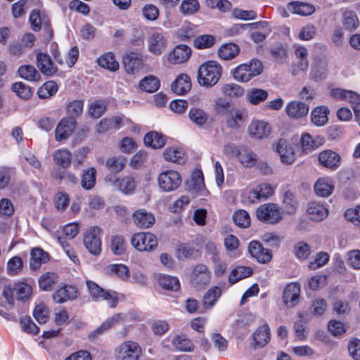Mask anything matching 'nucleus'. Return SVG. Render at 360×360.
Returning <instances> with one entry per match:
<instances>
[{"mask_svg": "<svg viewBox=\"0 0 360 360\" xmlns=\"http://www.w3.org/2000/svg\"><path fill=\"white\" fill-rule=\"evenodd\" d=\"M221 75V67L215 61H208L198 68V83L201 86H212L218 82Z\"/></svg>", "mask_w": 360, "mask_h": 360, "instance_id": "f257e3e1", "label": "nucleus"}, {"mask_svg": "<svg viewBox=\"0 0 360 360\" xmlns=\"http://www.w3.org/2000/svg\"><path fill=\"white\" fill-rule=\"evenodd\" d=\"M140 345L132 340H126L120 343L114 351L115 360H140L142 356Z\"/></svg>", "mask_w": 360, "mask_h": 360, "instance_id": "f03ea898", "label": "nucleus"}, {"mask_svg": "<svg viewBox=\"0 0 360 360\" xmlns=\"http://www.w3.org/2000/svg\"><path fill=\"white\" fill-rule=\"evenodd\" d=\"M263 70L262 63L258 60H252L250 63L238 65L233 71V77L240 82H247L252 77L259 75Z\"/></svg>", "mask_w": 360, "mask_h": 360, "instance_id": "7ed1b4c3", "label": "nucleus"}, {"mask_svg": "<svg viewBox=\"0 0 360 360\" xmlns=\"http://www.w3.org/2000/svg\"><path fill=\"white\" fill-rule=\"evenodd\" d=\"M86 285L90 296L96 301L105 300L110 308H115L118 302L117 292L105 290L97 283L87 280Z\"/></svg>", "mask_w": 360, "mask_h": 360, "instance_id": "20e7f679", "label": "nucleus"}, {"mask_svg": "<svg viewBox=\"0 0 360 360\" xmlns=\"http://www.w3.org/2000/svg\"><path fill=\"white\" fill-rule=\"evenodd\" d=\"M132 246L139 252L153 251L158 245V240L150 233H137L131 238Z\"/></svg>", "mask_w": 360, "mask_h": 360, "instance_id": "39448f33", "label": "nucleus"}, {"mask_svg": "<svg viewBox=\"0 0 360 360\" xmlns=\"http://www.w3.org/2000/svg\"><path fill=\"white\" fill-rule=\"evenodd\" d=\"M158 182L163 191L171 192L179 187L181 184V176L176 171L167 170L159 174Z\"/></svg>", "mask_w": 360, "mask_h": 360, "instance_id": "423d86ee", "label": "nucleus"}, {"mask_svg": "<svg viewBox=\"0 0 360 360\" xmlns=\"http://www.w3.org/2000/svg\"><path fill=\"white\" fill-rule=\"evenodd\" d=\"M101 229L98 226L89 228L84 236V243L89 252L98 255L101 252Z\"/></svg>", "mask_w": 360, "mask_h": 360, "instance_id": "0eeeda50", "label": "nucleus"}, {"mask_svg": "<svg viewBox=\"0 0 360 360\" xmlns=\"http://www.w3.org/2000/svg\"><path fill=\"white\" fill-rule=\"evenodd\" d=\"M256 214L259 221L270 224L277 223L282 218L281 210L274 203H266L260 205L257 210Z\"/></svg>", "mask_w": 360, "mask_h": 360, "instance_id": "6e6552de", "label": "nucleus"}, {"mask_svg": "<svg viewBox=\"0 0 360 360\" xmlns=\"http://www.w3.org/2000/svg\"><path fill=\"white\" fill-rule=\"evenodd\" d=\"M167 44L166 34L161 31L152 32L147 39L148 49L155 56L161 55L166 50Z\"/></svg>", "mask_w": 360, "mask_h": 360, "instance_id": "1a4fd4ad", "label": "nucleus"}, {"mask_svg": "<svg viewBox=\"0 0 360 360\" xmlns=\"http://www.w3.org/2000/svg\"><path fill=\"white\" fill-rule=\"evenodd\" d=\"M248 120V112L244 108H231L225 112V122L228 128L238 129Z\"/></svg>", "mask_w": 360, "mask_h": 360, "instance_id": "9d476101", "label": "nucleus"}, {"mask_svg": "<svg viewBox=\"0 0 360 360\" xmlns=\"http://www.w3.org/2000/svg\"><path fill=\"white\" fill-rule=\"evenodd\" d=\"M136 315L132 311H129L127 314L117 313L112 315L109 319H106L103 323L95 329L91 334L93 337H96L101 335L109 329L112 328L117 324H120L122 322L127 321L130 317L134 316V319H136Z\"/></svg>", "mask_w": 360, "mask_h": 360, "instance_id": "9b49d317", "label": "nucleus"}, {"mask_svg": "<svg viewBox=\"0 0 360 360\" xmlns=\"http://www.w3.org/2000/svg\"><path fill=\"white\" fill-rule=\"evenodd\" d=\"M77 125L76 120L64 117L58 124L55 130V139L58 141L68 139L74 132Z\"/></svg>", "mask_w": 360, "mask_h": 360, "instance_id": "f8f14e48", "label": "nucleus"}, {"mask_svg": "<svg viewBox=\"0 0 360 360\" xmlns=\"http://www.w3.org/2000/svg\"><path fill=\"white\" fill-rule=\"evenodd\" d=\"M301 288L297 283L288 284L283 290L282 300L288 308L295 307L300 302Z\"/></svg>", "mask_w": 360, "mask_h": 360, "instance_id": "ddd939ff", "label": "nucleus"}, {"mask_svg": "<svg viewBox=\"0 0 360 360\" xmlns=\"http://www.w3.org/2000/svg\"><path fill=\"white\" fill-rule=\"evenodd\" d=\"M210 272L204 264H198L193 269L191 281L197 288H203L210 281Z\"/></svg>", "mask_w": 360, "mask_h": 360, "instance_id": "4468645a", "label": "nucleus"}, {"mask_svg": "<svg viewBox=\"0 0 360 360\" xmlns=\"http://www.w3.org/2000/svg\"><path fill=\"white\" fill-rule=\"evenodd\" d=\"M275 150L280 156L281 161L285 165H291L295 161V153L291 144L284 139H280L276 143Z\"/></svg>", "mask_w": 360, "mask_h": 360, "instance_id": "2eb2a0df", "label": "nucleus"}, {"mask_svg": "<svg viewBox=\"0 0 360 360\" xmlns=\"http://www.w3.org/2000/svg\"><path fill=\"white\" fill-rule=\"evenodd\" d=\"M248 131L249 135L256 139H264L267 138L271 132V125L263 120H252L248 126Z\"/></svg>", "mask_w": 360, "mask_h": 360, "instance_id": "dca6fc26", "label": "nucleus"}, {"mask_svg": "<svg viewBox=\"0 0 360 360\" xmlns=\"http://www.w3.org/2000/svg\"><path fill=\"white\" fill-rule=\"evenodd\" d=\"M248 252L262 264L269 262L272 259V252L269 249L264 248L261 243L257 240H252L249 243Z\"/></svg>", "mask_w": 360, "mask_h": 360, "instance_id": "f3484780", "label": "nucleus"}, {"mask_svg": "<svg viewBox=\"0 0 360 360\" xmlns=\"http://www.w3.org/2000/svg\"><path fill=\"white\" fill-rule=\"evenodd\" d=\"M191 53V49L187 45H177L168 53L167 60L172 64H181L190 58Z\"/></svg>", "mask_w": 360, "mask_h": 360, "instance_id": "a211bd4d", "label": "nucleus"}, {"mask_svg": "<svg viewBox=\"0 0 360 360\" xmlns=\"http://www.w3.org/2000/svg\"><path fill=\"white\" fill-rule=\"evenodd\" d=\"M105 182L124 194H131L136 188L135 181L134 178L130 176H124L122 179H116L115 180L106 177Z\"/></svg>", "mask_w": 360, "mask_h": 360, "instance_id": "6ab92c4d", "label": "nucleus"}, {"mask_svg": "<svg viewBox=\"0 0 360 360\" xmlns=\"http://www.w3.org/2000/svg\"><path fill=\"white\" fill-rule=\"evenodd\" d=\"M122 63L124 70L128 74L136 73L143 65L141 55L135 52L126 53L123 56Z\"/></svg>", "mask_w": 360, "mask_h": 360, "instance_id": "aec40b11", "label": "nucleus"}, {"mask_svg": "<svg viewBox=\"0 0 360 360\" xmlns=\"http://www.w3.org/2000/svg\"><path fill=\"white\" fill-rule=\"evenodd\" d=\"M318 160L323 167L335 170L340 165L341 158L336 152L326 150L319 153Z\"/></svg>", "mask_w": 360, "mask_h": 360, "instance_id": "412c9836", "label": "nucleus"}, {"mask_svg": "<svg viewBox=\"0 0 360 360\" xmlns=\"http://www.w3.org/2000/svg\"><path fill=\"white\" fill-rule=\"evenodd\" d=\"M37 65L39 70L47 76L54 75L58 70L50 56L44 53L37 54Z\"/></svg>", "mask_w": 360, "mask_h": 360, "instance_id": "4be33fe9", "label": "nucleus"}, {"mask_svg": "<svg viewBox=\"0 0 360 360\" xmlns=\"http://www.w3.org/2000/svg\"><path fill=\"white\" fill-rule=\"evenodd\" d=\"M307 212L309 217L314 221H321L328 215V210L325 205L315 201L308 204Z\"/></svg>", "mask_w": 360, "mask_h": 360, "instance_id": "5701e85b", "label": "nucleus"}, {"mask_svg": "<svg viewBox=\"0 0 360 360\" xmlns=\"http://www.w3.org/2000/svg\"><path fill=\"white\" fill-rule=\"evenodd\" d=\"M78 296L77 289L72 285H64L58 288L53 295L56 303H63L68 300H75Z\"/></svg>", "mask_w": 360, "mask_h": 360, "instance_id": "b1692460", "label": "nucleus"}, {"mask_svg": "<svg viewBox=\"0 0 360 360\" xmlns=\"http://www.w3.org/2000/svg\"><path fill=\"white\" fill-rule=\"evenodd\" d=\"M309 106L300 101H293L285 107L286 114L291 118L299 119L304 117L309 112Z\"/></svg>", "mask_w": 360, "mask_h": 360, "instance_id": "393cba45", "label": "nucleus"}, {"mask_svg": "<svg viewBox=\"0 0 360 360\" xmlns=\"http://www.w3.org/2000/svg\"><path fill=\"white\" fill-rule=\"evenodd\" d=\"M315 193L323 198L330 195L334 190V184L328 177L319 178L314 184Z\"/></svg>", "mask_w": 360, "mask_h": 360, "instance_id": "a878e982", "label": "nucleus"}, {"mask_svg": "<svg viewBox=\"0 0 360 360\" xmlns=\"http://www.w3.org/2000/svg\"><path fill=\"white\" fill-rule=\"evenodd\" d=\"M133 221L137 226L142 229H147L154 224L155 217L146 210L140 209L133 214Z\"/></svg>", "mask_w": 360, "mask_h": 360, "instance_id": "bb28decb", "label": "nucleus"}, {"mask_svg": "<svg viewBox=\"0 0 360 360\" xmlns=\"http://www.w3.org/2000/svg\"><path fill=\"white\" fill-rule=\"evenodd\" d=\"M237 159L243 167L250 168L256 165L257 156L251 149L247 147H240Z\"/></svg>", "mask_w": 360, "mask_h": 360, "instance_id": "cd10ccee", "label": "nucleus"}, {"mask_svg": "<svg viewBox=\"0 0 360 360\" xmlns=\"http://www.w3.org/2000/svg\"><path fill=\"white\" fill-rule=\"evenodd\" d=\"M191 89L190 77L186 74L179 75L172 84V91L179 95H183Z\"/></svg>", "mask_w": 360, "mask_h": 360, "instance_id": "c85d7f7f", "label": "nucleus"}, {"mask_svg": "<svg viewBox=\"0 0 360 360\" xmlns=\"http://www.w3.org/2000/svg\"><path fill=\"white\" fill-rule=\"evenodd\" d=\"M253 345L264 347L270 340V328L267 324L259 326L252 335Z\"/></svg>", "mask_w": 360, "mask_h": 360, "instance_id": "c756f323", "label": "nucleus"}, {"mask_svg": "<svg viewBox=\"0 0 360 360\" xmlns=\"http://www.w3.org/2000/svg\"><path fill=\"white\" fill-rule=\"evenodd\" d=\"M288 9L292 13L307 16L310 15L315 11L313 5L300 1L290 2L288 4Z\"/></svg>", "mask_w": 360, "mask_h": 360, "instance_id": "7c9ffc66", "label": "nucleus"}, {"mask_svg": "<svg viewBox=\"0 0 360 360\" xmlns=\"http://www.w3.org/2000/svg\"><path fill=\"white\" fill-rule=\"evenodd\" d=\"M301 146L304 151L309 152L316 150L323 143V139L319 136L312 138L309 134H302L300 139Z\"/></svg>", "mask_w": 360, "mask_h": 360, "instance_id": "2f4dec72", "label": "nucleus"}, {"mask_svg": "<svg viewBox=\"0 0 360 360\" xmlns=\"http://www.w3.org/2000/svg\"><path fill=\"white\" fill-rule=\"evenodd\" d=\"M274 193V188L269 184L264 183L261 184L257 187L252 191L250 193V199H266L271 196ZM254 202L253 200H252Z\"/></svg>", "mask_w": 360, "mask_h": 360, "instance_id": "473e14b6", "label": "nucleus"}, {"mask_svg": "<svg viewBox=\"0 0 360 360\" xmlns=\"http://www.w3.org/2000/svg\"><path fill=\"white\" fill-rule=\"evenodd\" d=\"M144 143L146 146L153 148H162L166 143V139L164 136L157 131H150L144 136Z\"/></svg>", "mask_w": 360, "mask_h": 360, "instance_id": "72a5a7b5", "label": "nucleus"}, {"mask_svg": "<svg viewBox=\"0 0 360 360\" xmlns=\"http://www.w3.org/2000/svg\"><path fill=\"white\" fill-rule=\"evenodd\" d=\"M30 255V266L33 270L39 269L41 264L46 262L49 259L48 254L42 249L38 248H33Z\"/></svg>", "mask_w": 360, "mask_h": 360, "instance_id": "f704fd0d", "label": "nucleus"}, {"mask_svg": "<svg viewBox=\"0 0 360 360\" xmlns=\"http://www.w3.org/2000/svg\"><path fill=\"white\" fill-rule=\"evenodd\" d=\"M239 47L233 43L222 44L219 50V57L224 60H229L234 58L239 53Z\"/></svg>", "mask_w": 360, "mask_h": 360, "instance_id": "c9c22d12", "label": "nucleus"}, {"mask_svg": "<svg viewBox=\"0 0 360 360\" xmlns=\"http://www.w3.org/2000/svg\"><path fill=\"white\" fill-rule=\"evenodd\" d=\"M268 96L267 91L259 88H252L248 91L246 97L250 103L256 105L265 101Z\"/></svg>", "mask_w": 360, "mask_h": 360, "instance_id": "e433bc0d", "label": "nucleus"}, {"mask_svg": "<svg viewBox=\"0 0 360 360\" xmlns=\"http://www.w3.org/2000/svg\"><path fill=\"white\" fill-rule=\"evenodd\" d=\"M329 110L326 106L314 108L311 113V120L316 126H323L328 122Z\"/></svg>", "mask_w": 360, "mask_h": 360, "instance_id": "4c0bfd02", "label": "nucleus"}, {"mask_svg": "<svg viewBox=\"0 0 360 360\" xmlns=\"http://www.w3.org/2000/svg\"><path fill=\"white\" fill-rule=\"evenodd\" d=\"M106 272L108 275L117 276L123 281H127L129 276V268L123 264H110L106 268Z\"/></svg>", "mask_w": 360, "mask_h": 360, "instance_id": "58836bf2", "label": "nucleus"}, {"mask_svg": "<svg viewBox=\"0 0 360 360\" xmlns=\"http://www.w3.org/2000/svg\"><path fill=\"white\" fill-rule=\"evenodd\" d=\"M97 62L99 66L112 72L117 70L120 67L114 54L110 52L103 54L98 58Z\"/></svg>", "mask_w": 360, "mask_h": 360, "instance_id": "ea45409f", "label": "nucleus"}, {"mask_svg": "<svg viewBox=\"0 0 360 360\" xmlns=\"http://www.w3.org/2000/svg\"><path fill=\"white\" fill-rule=\"evenodd\" d=\"M96 180V170L94 167L89 168L83 172L81 176V186L86 191L92 189Z\"/></svg>", "mask_w": 360, "mask_h": 360, "instance_id": "a19ab883", "label": "nucleus"}, {"mask_svg": "<svg viewBox=\"0 0 360 360\" xmlns=\"http://www.w3.org/2000/svg\"><path fill=\"white\" fill-rule=\"evenodd\" d=\"M53 156L55 163L63 168H67L71 164L72 154L68 149H58Z\"/></svg>", "mask_w": 360, "mask_h": 360, "instance_id": "79ce46f5", "label": "nucleus"}, {"mask_svg": "<svg viewBox=\"0 0 360 360\" xmlns=\"http://www.w3.org/2000/svg\"><path fill=\"white\" fill-rule=\"evenodd\" d=\"M160 87L159 79L153 75H148L139 82V88L143 91L153 93Z\"/></svg>", "mask_w": 360, "mask_h": 360, "instance_id": "37998d69", "label": "nucleus"}, {"mask_svg": "<svg viewBox=\"0 0 360 360\" xmlns=\"http://www.w3.org/2000/svg\"><path fill=\"white\" fill-rule=\"evenodd\" d=\"M252 274L250 267L239 266L235 268L229 274V281L231 284H234L241 279L245 278Z\"/></svg>", "mask_w": 360, "mask_h": 360, "instance_id": "c03bdc74", "label": "nucleus"}, {"mask_svg": "<svg viewBox=\"0 0 360 360\" xmlns=\"http://www.w3.org/2000/svg\"><path fill=\"white\" fill-rule=\"evenodd\" d=\"M159 285L167 290L177 291L180 288L179 279L175 276L162 275L158 278Z\"/></svg>", "mask_w": 360, "mask_h": 360, "instance_id": "a18cd8bd", "label": "nucleus"}, {"mask_svg": "<svg viewBox=\"0 0 360 360\" xmlns=\"http://www.w3.org/2000/svg\"><path fill=\"white\" fill-rule=\"evenodd\" d=\"M173 346L182 352H191L193 349V345L190 339L184 334L178 335L172 341Z\"/></svg>", "mask_w": 360, "mask_h": 360, "instance_id": "49530a36", "label": "nucleus"}, {"mask_svg": "<svg viewBox=\"0 0 360 360\" xmlns=\"http://www.w3.org/2000/svg\"><path fill=\"white\" fill-rule=\"evenodd\" d=\"M65 110L68 115L67 117H72L75 120L83 112L84 101L80 99L73 100L67 104Z\"/></svg>", "mask_w": 360, "mask_h": 360, "instance_id": "de8ad7c7", "label": "nucleus"}, {"mask_svg": "<svg viewBox=\"0 0 360 360\" xmlns=\"http://www.w3.org/2000/svg\"><path fill=\"white\" fill-rule=\"evenodd\" d=\"M19 75L28 81L37 82L40 80L41 75L35 68L30 65H22L18 69Z\"/></svg>", "mask_w": 360, "mask_h": 360, "instance_id": "09e8293b", "label": "nucleus"}, {"mask_svg": "<svg viewBox=\"0 0 360 360\" xmlns=\"http://www.w3.org/2000/svg\"><path fill=\"white\" fill-rule=\"evenodd\" d=\"M126 162V158L122 156L110 157L106 160L105 167L114 173H119L124 169Z\"/></svg>", "mask_w": 360, "mask_h": 360, "instance_id": "8fccbe9b", "label": "nucleus"}, {"mask_svg": "<svg viewBox=\"0 0 360 360\" xmlns=\"http://www.w3.org/2000/svg\"><path fill=\"white\" fill-rule=\"evenodd\" d=\"M58 282V276L53 272H47L39 278V285L41 289L49 291Z\"/></svg>", "mask_w": 360, "mask_h": 360, "instance_id": "3c124183", "label": "nucleus"}, {"mask_svg": "<svg viewBox=\"0 0 360 360\" xmlns=\"http://www.w3.org/2000/svg\"><path fill=\"white\" fill-rule=\"evenodd\" d=\"M189 119L198 126H203L208 120L207 114L202 109L198 108H192L188 112Z\"/></svg>", "mask_w": 360, "mask_h": 360, "instance_id": "603ef678", "label": "nucleus"}, {"mask_svg": "<svg viewBox=\"0 0 360 360\" xmlns=\"http://www.w3.org/2000/svg\"><path fill=\"white\" fill-rule=\"evenodd\" d=\"M13 291L18 300L24 301L30 297L32 293V288L29 284L20 282L15 285Z\"/></svg>", "mask_w": 360, "mask_h": 360, "instance_id": "864d4df0", "label": "nucleus"}, {"mask_svg": "<svg viewBox=\"0 0 360 360\" xmlns=\"http://www.w3.org/2000/svg\"><path fill=\"white\" fill-rule=\"evenodd\" d=\"M184 153L174 147L167 148L163 153L165 159L168 162L181 164L184 162Z\"/></svg>", "mask_w": 360, "mask_h": 360, "instance_id": "5fc2aeb1", "label": "nucleus"}, {"mask_svg": "<svg viewBox=\"0 0 360 360\" xmlns=\"http://www.w3.org/2000/svg\"><path fill=\"white\" fill-rule=\"evenodd\" d=\"M23 269V261L22 258L14 256L7 262L6 270L8 275H18Z\"/></svg>", "mask_w": 360, "mask_h": 360, "instance_id": "6e6d98bb", "label": "nucleus"}, {"mask_svg": "<svg viewBox=\"0 0 360 360\" xmlns=\"http://www.w3.org/2000/svg\"><path fill=\"white\" fill-rule=\"evenodd\" d=\"M221 295V290L219 287L211 288L203 297V304L206 308L212 307Z\"/></svg>", "mask_w": 360, "mask_h": 360, "instance_id": "4d7b16f0", "label": "nucleus"}, {"mask_svg": "<svg viewBox=\"0 0 360 360\" xmlns=\"http://www.w3.org/2000/svg\"><path fill=\"white\" fill-rule=\"evenodd\" d=\"M190 186L196 192H205V183L202 172L200 170H195L193 174L190 181Z\"/></svg>", "mask_w": 360, "mask_h": 360, "instance_id": "13d9d810", "label": "nucleus"}, {"mask_svg": "<svg viewBox=\"0 0 360 360\" xmlns=\"http://www.w3.org/2000/svg\"><path fill=\"white\" fill-rule=\"evenodd\" d=\"M221 91L226 96L238 98L244 94L245 89L238 84L231 83L223 85Z\"/></svg>", "mask_w": 360, "mask_h": 360, "instance_id": "bf43d9fd", "label": "nucleus"}, {"mask_svg": "<svg viewBox=\"0 0 360 360\" xmlns=\"http://www.w3.org/2000/svg\"><path fill=\"white\" fill-rule=\"evenodd\" d=\"M58 91V86L53 81H49L44 83L37 91L40 98L44 99L54 95Z\"/></svg>", "mask_w": 360, "mask_h": 360, "instance_id": "052dcab7", "label": "nucleus"}, {"mask_svg": "<svg viewBox=\"0 0 360 360\" xmlns=\"http://www.w3.org/2000/svg\"><path fill=\"white\" fill-rule=\"evenodd\" d=\"M328 63L325 59H319L312 65L311 72L316 79L323 78L327 72Z\"/></svg>", "mask_w": 360, "mask_h": 360, "instance_id": "680f3d73", "label": "nucleus"}, {"mask_svg": "<svg viewBox=\"0 0 360 360\" xmlns=\"http://www.w3.org/2000/svg\"><path fill=\"white\" fill-rule=\"evenodd\" d=\"M200 4L197 0H183L180 6V11L183 15H189L198 12Z\"/></svg>", "mask_w": 360, "mask_h": 360, "instance_id": "e2e57ef3", "label": "nucleus"}, {"mask_svg": "<svg viewBox=\"0 0 360 360\" xmlns=\"http://www.w3.org/2000/svg\"><path fill=\"white\" fill-rule=\"evenodd\" d=\"M12 89L18 96L22 99H29L32 95L31 88L21 82L13 84Z\"/></svg>", "mask_w": 360, "mask_h": 360, "instance_id": "0e129e2a", "label": "nucleus"}, {"mask_svg": "<svg viewBox=\"0 0 360 360\" xmlns=\"http://www.w3.org/2000/svg\"><path fill=\"white\" fill-rule=\"evenodd\" d=\"M126 244L122 236H114L112 237L110 249L116 255H121L125 251Z\"/></svg>", "mask_w": 360, "mask_h": 360, "instance_id": "69168bd1", "label": "nucleus"}, {"mask_svg": "<svg viewBox=\"0 0 360 360\" xmlns=\"http://www.w3.org/2000/svg\"><path fill=\"white\" fill-rule=\"evenodd\" d=\"M33 315L39 323H45L49 319V311L43 303H40L34 308Z\"/></svg>", "mask_w": 360, "mask_h": 360, "instance_id": "338daca9", "label": "nucleus"}, {"mask_svg": "<svg viewBox=\"0 0 360 360\" xmlns=\"http://www.w3.org/2000/svg\"><path fill=\"white\" fill-rule=\"evenodd\" d=\"M215 42V38L210 34H203L196 37L193 41L194 46L199 49L211 47Z\"/></svg>", "mask_w": 360, "mask_h": 360, "instance_id": "774afa93", "label": "nucleus"}]
</instances>
